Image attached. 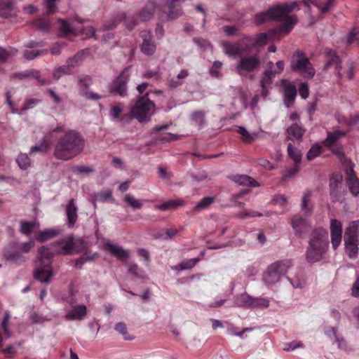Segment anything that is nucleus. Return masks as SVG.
Instances as JSON below:
<instances>
[{
	"label": "nucleus",
	"instance_id": "obj_61",
	"mask_svg": "<svg viewBox=\"0 0 359 359\" xmlns=\"http://www.w3.org/2000/svg\"><path fill=\"white\" fill-rule=\"evenodd\" d=\"M303 346V344L298 341H292L290 343L284 344L283 350L285 351H291L294 350L297 348H300Z\"/></svg>",
	"mask_w": 359,
	"mask_h": 359
},
{
	"label": "nucleus",
	"instance_id": "obj_26",
	"mask_svg": "<svg viewBox=\"0 0 359 359\" xmlns=\"http://www.w3.org/2000/svg\"><path fill=\"white\" fill-rule=\"evenodd\" d=\"M87 313V308L85 305H79L74 307V309L69 311L65 318L68 320H82Z\"/></svg>",
	"mask_w": 359,
	"mask_h": 359
},
{
	"label": "nucleus",
	"instance_id": "obj_25",
	"mask_svg": "<svg viewBox=\"0 0 359 359\" xmlns=\"http://www.w3.org/2000/svg\"><path fill=\"white\" fill-rule=\"evenodd\" d=\"M342 181V175L340 173H333L330 178V196L333 198H338L339 191V184L341 183Z\"/></svg>",
	"mask_w": 359,
	"mask_h": 359
},
{
	"label": "nucleus",
	"instance_id": "obj_56",
	"mask_svg": "<svg viewBox=\"0 0 359 359\" xmlns=\"http://www.w3.org/2000/svg\"><path fill=\"white\" fill-rule=\"evenodd\" d=\"M13 9V2L11 0H0V11L2 15H6Z\"/></svg>",
	"mask_w": 359,
	"mask_h": 359
},
{
	"label": "nucleus",
	"instance_id": "obj_60",
	"mask_svg": "<svg viewBox=\"0 0 359 359\" xmlns=\"http://www.w3.org/2000/svg\"><path fill=\"white\" fill-rule=\"evenodd\" d=\"M57 0H44L46 6V15H52L55 12Z\"/></svg>",
	"mask_w": 359,
	"mask_h": 359
},
{
	"label": "nucleus",
	"instance_id": "obj_9",
	"mask_svg": "<svg viewBox=\"0 0 359 359\" xmlns=\"http://www.w3.org/2000/svg\"><path fill=\"white\" fill-rule=\"evenodd\" d=\"M60 250L56 252L62 255L83 252L88 248V243L83 239L70 236L59 241Z\"/></svg>",
	"mask_w": 359,
	"mask_h": 359
},
{
	"label": "nucleus",
	"instance_id": "obj_48",
	"mask_svg": "<svg viewBox=\"0 0 359 359\" xmlns=\"http://www.w3.org/2000/svg\"><path fill=\"white\" fill-rule=\"evenodd\" d=\"M18 166L22 170H27L31 163V160L29 156L25 154H20L16 159Z\"/></svg>",
	"mask_w": 359,
	"mask_h": 359
},
{
	"label": "nucleus",
	"instance_id": "obj_3",
	"mask_svg": "<svg viewBox=\"0 0 359 359\" xmlns=\"http://www.w3.org/2000/svg\"><path fill=\"white\" fill-rule=\"evenodd\" d=\"M59 241L47 246H42L39 249V264L34 270V278L41 283H49L53 276L52 268V259L56 252L60 250Z\"/></svg>",
	"mask_w": 359,
	"mask_h": 359
},
{
	"label": "nucleus",
	"instance_id": "obj_4",
	"mask_svg": "<svg viewBox=\"0 0 359 359\" xmlns=\"http://www.w3.org/2000/svg\"><path fill=\"white\" fill-rule=\"evenodd\" d=\"M329 247L328 233L323 228L314 229L311 233L306 252V259L315 263L323 259Z\"/></svg>",
	"mask_w": 359,
	"mask_h": 359
},
{
	"label": "nucleus",
	"instance_id": "obj_8",
	"mask_svg": "<svg viewBox=\"0 0 359 359\" xmlns=\"http://www.w3.org/2000/svg\"><path fill=\"white\" fill-rule=\"evenodd\" d=\"M291 69L303 75L306 79L314 76L316 71L308 57L302 50H297L293 55L290 65Z\"/></svg>",
	"mask_w": 359,
	"mask_h": 359
},
{
	"label": "nucleus",
	"instance_id": "obj_12",
	"mask_svg": "<svg viewBox=\"0 0 359 359\" xmlns=\"http://www.w3.org/2000/svg\"><path fill=\"white\" fill-rule=\"evenodd\" d=\"M130 67H126L109 86V92L114 95L124 97L128 95L127 83L130 77Z\"/></svg>",
	"mask_w": 359,
	"mask_h": 359
},
{
	"label": "nucleus",
	"instance_id": "obj_41",
	"mask_svg": "<svg viewBox=\"0 0 359 359\" xmlns=\"http://www.w3.org/2000/svg\"><path fill=\"white\" fill-rule=\"evenodd\" d=\"M32 25L41 30V31H48L50 29V25L49 20L46 17H39L32 22Z\"/></svg>",
	"mask_w": 359,
	"mask_h": 359
},
{
	"label": "nucleus",
	"instance_id": "obj_6",
	"mask_svg": "<svg viewBox=\"0 0 359 359\" xmlns=\"http://www.w3.org/2000/svg\"><path fill=\"white\" fill-rule=\"evenodd\" d=\"M155 109L154 103L149 98L148 93L139 97L128 114V120L137 119L139 122L149 121Z\"/></svg>",
	"mask_w": 359,
	"mask_h": 359
},
{
	"label": "nucleus",
	"instance_id": "obj_14",
	"mask_svg": "<svg viewBox=\"0 0 359 359\" xmlns=\"http://www.w3.org/2000/svg\"><path fill=\"white\" fill-rule=\"evenodd\" d=\"M325 55L327 58L326 63L323 67V70L327 71L331 67H334L335 74L338 79L337 82L339 83L342 79L341 60L337 55V52L332 49H326Z\"/></svg>",
	"mask_w": 359,
	"mask_h": 359
},
{
	"label": "nucleus",
	"instance_id": "obj_40",
	"mask_svg": "<svg viewBox=\"0 0 359 359\" xmlns=\"http://www.w3.org/2000/svg\"><path fill=\"white\" fill-rule=\"evenodd\" d=\"M88 52V49H84L79 51L74 56L68 58L67 60V64H68L72 68L75 67L81 62L83 58L84 55L87 54Z\"/></svg>",
	"mask_w": 359,
	"mask_h": 359
},
{
	"label": "nucleus",
	"instance_id": "obj_38",
	"mask_svg": "<svg viewBox=\"0 0 359 359\" xmlns=\"http://www.w3.org/2000/svg\"><path fill=\"white\" fill-rule=\"evenodd\" d=\"M287 153L289 157L292 159L294 165H299L302 162V154L300 150L294 148L291 143L287 144Z\"/></svg>",
	"mask_w": 359,
	"mask_h": 359
},
{
	"label": "nucleus",
	"instance_id": "obj_52",
	"mask_svg": "<svg viewBox=\"0 0 359 359\" xmlns=\"http://www.w3.org/2000/svg\"><path fill=\"white\" fill-rule=\"evenodd\" d=\"M48 53L47 50H25L24 51V57L28 60H33L37 57L46 55Z\"/></svg>",
	"mask_w": 359,
	"mask_h": 359
},
{
	"label": "nucleus",
	"instance_id": "obj_51",
	"mask_svg": "<svg viewBox=\"0 0 359 359\" xmlns=\"http://www.w3.org/2000/svg\"><path fill=\"white\" fill-rule=\"evenodd\" d=\"M323 148L319 144L313 145L311 149L309 150L306 154V158L309 161H311L314 159L316 157L318 156L322 153Z\"/></svg>",
	"mask_w": 359,
	"mask_h": 359
},
{
	"label": "nucleus",
	"instance_id": "obj_47",
	"mask_svg": "<svg viewBox=\"0 0 359 359\" xmlns=\"http://www.w3.org/2000/svg\"><path fill=\"white\" fill-rule=\"evenodd\" d=\"M20 223V231L25 235H29L36 226V223L34 222H25L22 220Z\"/></svg>",
	"mask_w": 359,
	"mask_h": 359
},
{
	"label": "nucleus",
	"instance_id": "obj_10",
	"mask_svg": "<svg viewBox=\"0 0 359 359\" xmlns=\"http://www.w3.org/2000/svg\"><path fill=\"white\" fill-rule=\"evenodd\" d=\"M358 226L353 222L346 229L344 233V245L346 253L350 258L356 257L358 253Z\"/></svg>",
	"mask_w": 359,
	"mask_h": 359
},
{
	"label": "nucleus",
	"instance_id": "obj_63",
	"mask_svg": "<svg viewBox=\"0 0 359 359\" xmlns=\"http://www.w3.org/2000/svg\"><path fill=\"white\" fill-rule=\"evenodd\" d=\"M355 41H357L358 44L359 37L358 36V32L355 28L353 29L348 34L347 43L348 45L352 44Z\"/></svg>",
	"mask_w": 359,
	"mask_h": 359
},
{
	"label": "nucleus",
	"instance_id": "obj_62",
	"mask_svg": "<svg viewBox=\"0 0 359 359\" xmlns=\"http://www.w3.org/2000/svg\"><path fill=\"white\" fill-rule=\"evenodd\" d=\"M17 50L14 53L0 47V63H5L11 55L15 54Z\"/></svg>",
	"mask_w": 359,
	"mask_h": 359
},
{
	"label": "nucleus",
	"instance_id": "obj_16",
	"mask_svg": "<svg viewBox=\"0 0 359 359\" xmlns=\"http://www.w3.org/2000/svg\"><path fill=\"white\" fill-rule=\"evenodd\" d=\"M140 37L142 39L140 45L141 52L148 56L152 55L156 51V45L152 39L151 32L147 30L141 31Z\"/></svg>",
	"mask_w": 359,
	"mask_h": 359
},
{
	"label": "nucleus",
	"instance_id": "obj_53",
	"mask_svg": "<svg viewBox=\"0 0 359 359\" xmlns=\"http://www.w3.org/2000/svg\"><path fill=\"white\" fill-rule=\"evenodd\" d=\"M255 36H244L243 39L241 41L243 44H245L244 50L245 52L251 50L253 48H256L255 44Z\"/></svg>",
	"mask_w": 359,
	"mask_h": 359
},
{
	"label": "nucleus",
	"instance_id": "obj_32",
	"mask_svg": "<svg viewBox=\"0 0 359 359\" xmlns=\"http://www.w3.org/2000/svg\"><path fill=\"white\" fill-rule=\"evenodd\" d=\"M304 130L297 123L292 124L287 129V137L292 140H300L304 135Z\"/></svg>",
	"mask_w": 359,
	"mask_h": 359
},
{
	"label": "nucleus",
	"instance_id": "obj_36",
	"mask_svg": "<svg viewBox=\"0 0 359 359\" xmlns=\"http://www.w3.org/2000/svg\"><path fill=\"white\" fill-rule=\"evenodd\" d=\"M297 96V89L296 87L289 83L285 87V102L287 104V107H289L291 104H292L294 101V99Z\"/></svg>",
	"mask_w": 359,
	"mask_h": 359
},
{
	"label": "nucleus",
	"instance_id": "obj_59",
	"mask_svg": "<svg viewBox=\"0 0 359 359\" xmlns=\"http://www.w3.org/2000/svg\"><path fill=\"white\" fill-rule=\"evenodd\" d=\"M41 102L40 99L30 98L25 101L22 110L27 111L34 107V106L39 104Z\"/></svg>",
	"mask_w": 359,
	"mask_h": 359
},
{
	"label": "nucleus",
	"instance_id": "obj_23",
	"mask_svg": "<svg viewBox=\"0 0 359 359\" xmlns=\"http://www.w3.org/2000/svg\"><path fill=\"white\" fill-rule=\"evenodd\" d=\"M346 133L340 130H334L333 132H327V137L323 140V144L328 149L333 147L337 140L342 137H344Z\"/></svg>",
	"mask_w": 359,
	"mask_h": 359
},
{
	"label": "nucleus",
	"instance_id": "obj_42",
	"mask_svg": "<svg viewBox=\"0 0 359 359\" xmlns=\"http://www.w3.org/2000/svg\"><path fill=\"white\" fill-rule=\"evenodd\" d=\"M50 148V143L48 137H45L42 139L39 144L34 145L30 149V154L33 153H46Z\"/></svg>",
	"mask_w": 359,
	"mask_h": 359
},
{
	"label": "nucleus",
	"instance_id": "obj_11",
	"mask_svg": "<svg viewBox=\"0 0 359 359\" xmlns=\"http://www.w3.org/2000/svg\"><path fill=\"white\" fill-rule=\"evenodd\" d=\"M262 63L257 54L251 55H242L240 57L236 65V71L240 76H246L259 69Z\"/></svg>",
	"mask_w": 359,
	"mask_h": 359
},
{
	"label": "nucleus",
	"instance_id": "obj_34",
	"mask_svg": "<svg viewBox=\"0 0 359 359\" xmlns=\"http://www.w3.org/2000/svg\"><path fill=\"white\" fill-rule=\"evenodd\" d=\"M215 196L203 197L193 208L195 212H199L207 210L215 201Z\"/></svg>",
	"mask_w": 359,
	"mask_h": 359
},
{
	"label": "nucleus",
	"instance_id": "obj_15",
	"mask_svg": "<svg viewBox=\"0 0 359 359\" xmlns=\"http://www.w3.org/2000/svg\"><path fill=\"white\" fill-rule=\"evenodd\" d=\"M308 217L304 215H295L291 219V225L297 236L302 237L308 232L310 229V224L307 219Z\"/></svg>",
	"mask_w": 359,
	"mask_h": 359
},
{
	"label": "nucleus",
	"instance_id": "obj_33",
	"mask_svg": "<svg viewBox=\"0 0 359 359\" xmlns=\"http://www.w3.org/2000/svg\"><path fill=\"white\" fill-rule=\"evenodd\" d=\"M311 195V191L306 189L302 196L301 208L306 217H309L312 214V208L309 206Z\"/></svg>",
	"mask_w": 359,
	"mask_h": 359
},
{
	"label": "nucleus",
	"instance_id": "obj_19",
	"mask_svg": "<svg viewBox=\"0 0 359 359\" xmlns=\"http://www.w3.org/2000/svg\"><path fill=\"white\" fill-rule=\"evenodd\" d=\"M346 183L350 192L353 196L359 194V180L352 168L346 170Z\"/></svg>",
	"mask_w": 359,
	"mask_h": 359
},
{
	"label": "nucleus",
	"instance_id": "obj_31",
	"mask_svg": "<svg viewBox=\"0 0 359 359\" xmlns=\"http://www.w3.org/2000/svg\"><path fill=\"white\" fill-rule=\"evenodd\" d=\"M155 8V2L153 1H149L139 13V18L140 20L144 22L149 20L153 16Z\"/></svg>",
	"mask_w": 359,
	"mask_h": 359
},
{
	"label": "nucleus",
	"instance_id": "obj_49",
	"mask_svg": "<svg viewBox=\"0 0 359 359\" xmlns=\"http://www.w3.org/2000/svg\"><path fill=\"white\" fill-rule=\"evenodd\" d=\"M59 21L61 22L59 28V32L61 36L74 34V30L65 20L60 19Z\"/></svg>",
	"mask_w": 359,
	"mask_h": 359
},
{
	"label": "nucleus",
	"instance_id": "obj_20",
	"mask_svg": "<svg viewBox=\"0 0 359 359\" xmlns=\"http://www.w3.org/2000/svg\"><path fill=\"white\" fill-rule=\"evenodd\" d=\"M222 46L224 53L229 56L241 57L245 53L244 48L241 46L240 43H232L228 41H223Z\"/></svg>",
	"mask_w": 359,
	"mask_h": 359
},
{
	"label": "nucleus",
	"instance_id": "obj_18",
	"mask_svg": "<svg viewBox=\"0 0 359 359\" xmlns=\"http://www.w3.org/2000/svg\"><path fill=\"white\" fill-rule=\"evenodd\" d=\"M269 69L265 71L264 74L261 79V87H262V94L263 97H266L269 95V88L273 83V78L276 74V71H273L271 69V65H273L272 62H269Z\"/></svg>",
	"mask_w": 359,
	"mask_h": 359
},
{
	"label": "nucleus",
	"instance_id": "obj_22",
	"mask_svg": "<svg viewBox=\"0 0 359 359\" xmlns=\"http://www.w3.org/2000/svg\"><path fill=\"white\" fill-rule=\"evenodd\" d=\"M104 247L106 250L109 251L114 257L120 260L127 259L129 257L128 250L109 241L106 242Z\"/></svg>",
	"mask_w": 359,
	"mask_h": 359
},
{
	"label": "nucleus",
	"instance_id": "obj_46",
	"mask_svg": "<svg viewBox=\"0 0 359 359\" xmlns=\"http://www.w3.org/2000/svg\"><path fill=\"white\" fill-rule=\"evenodd\" d=\"M11 318V313L9 311H6L4 313V317L1 324V327L4 332V334L6 337L8 338L11 336V332L8 329L9 320Z\"/></svg>",
	"mask_w": 359,
	"mask_h": 359
},
{
	"label": "nucleus",
	"instance_id": "obj_2",
	"mask_svg": "<svg viewBox=\"0 0 359 359\" xmlns=\"http://www.w3.org/2000/svg\"><path fill=\"white\" fill-rule=\"evenodd\" d=\"M85 140L74 130H70L60 136L55 145L53 155L61 161H69L78 156L83 149Z\"/></svg>",
	"mask_w": 359,
	"mask_h": 359
},
{
	"label": "nucleus",
	"instance_id": "obj_55",
	"mask_svg": "<svg viewBox=\"0 0 359 359\" xmlns=\"http://www.w3.org/2000/svg\"><path fill=\"white\" fill-rule=\"evenodd\" d=\"M199 258L184 260L179 264V267L180 270L191 269L199 262Z\"/></svg>",
	"mask_w": 359,
	"mask_h": 359
},
{
	"label": "nucleus",
	"instance_id": "obj_64",
	"mask_svg": "<svg viewBox=\"0 0 359 359\" xmlns=\"http://www.w3.org/2000/svg\"><path fill=\"white\" fill-rule=\"evenodd\" d=\"M359 123V114L351 115L348 118H346L345 124L348 126H353Z\"/></svg>",
	"mask_w": 359,
	"mask_h": 359
},
{
	"label": "nucleus",
	"instance_id": "obj_24",
	"mask_svg": "<svg viewBox=\"0 0 359 359\" xmlns=\"http://www.w3.org/2000/svg\"><path fill=\"white\" fill-rule=\"evenodd\" d=\"M184 0H167L168 18L176 19L182 15L181 4Z\"/></svg>",
	"mask_w": 359,
	"mask_h": 359
},
{
	"label": "nucleus",
	"instance_id": "obj_50",
	"mask_svg": "<svg viewBox=\"0 0 359 359\" xmlns=\"http://www.w3.org/2000/svg\"><path fill=\"white\" fill-rule=\"evenodd\" d=\"M124 201L128 205L133 208L134 210H139L142 208V201L135 199L130 194H126L124 197Z\"/></svg>",
	"mask_w": 359,
	"mask_h": 359
},
{
	"label": "nucleus",
	"instance_id": "obj_13",
	"mask_svg": "<svg viewBox=\"0 0 359 359\" xmlns=\"http://www.w3.org/2000/svg\"><path fill=\"white\" fill-rule=\"evenodd\" d=\"M236 304L245 308H263L269 306V300L265 297H253L245 292L236 299Z\"/></svg>",
	"mask_w": 359,
	"mask_h": 359
},
{
	"label": "nucleus",
	"instance_id": "obj_27",
	"mask_svg": "<svg viewBox=\"0 0 359 359\" xmlns=\"http://www.w3.org/2000/svg\"><path fill=\"white\" fill-rule=\"evenodd\" d=\"M66 215L68 219V224L74 226L77 220V208L75 204V200L71 198L66 206Z\"/></svg>",
	"mask_w": 359,
	"mask_h": 359
},
{
	"label": "nucleus",
	"instance_id": "obj_29",
	"mask_svg": "<svg viewBox=\"0 0 359 359\" xmlns=\"http://www.w3.org/2000/svg\"><path fill=\"white\" fill-rule=\"evenodd\" d=\"M15 76H18L20 79H22L25 78H34L38 80L41 86L48 85L50 84V81H48L45 79H42L40 78L39 71L36 69H29L26 70L23 72H20L16 74Z\"/></svg>",
	"mask_w": 359,
	"mask_h": 359
},
{
	"label": "nucleus",
	"instance_id": "obj_1",
	"mask_svg": "<svg viewBox=\"0 0 359 359\" xmlns=\"http://www.w3.org/2000/svg\"><path fill=\"white\" fill-rule=\"evenodd\" d=\"M297 7V2L271 7L266 11L256 14L254 22L256 25H260L271 20H279L281 21V24L269 30V34L278 37L287 35L297 23L296 18L288 14Z\"/></svg>",
	"mask_w": 359,
	"mask_h": 359
},
{
	"label": "nucleus",
	"instance_id": "obj_7",
	"mask_svg": "<svg viewBox=\"0 0 359 359\" xmlns=\"http://www.w3.org/2000/svg\"><path fill=\"white\" fill-rule=\"evenodd\" d=\"M291 260L277 261L270 264L263 273L262 280L267 285H272L279 282L291 266Z\"/></svg>",
	"mask_w": 359,
	"mask_h": 359
},
{
	"label": "nucleus",
	"instance_id": "obj_5",
	"mask_svg": "<svg viewBox=\"0 0 359 359\" xmlns=\"http://www.w3.org/2000/svg\"><path fill=\"white\" fill-rule=\"evenodd\" d=\"M34 247V240L22 243L12 241L4 248L3 256L6 261L19 265L28 259L27 254Z\"/></svg>",
	"mask_w": 359,
	"mask_h": 359
},
{
	"label": "nucleus",
	"instance_id": "obj_37",
	"mask_svg": "<svg viewBox=\"0 0 359 359\" xmlns=\"http://www.w3.org/2000/svg\"><path fill=\"white\" fill-rule=\"evenodd\" d=\"M183 202L180 200H169L160 205H156L154 208L161 211H166L169 210H175L179 206L183 205Z\"/></svg>",
	"mask_w": 359,
	"mask_h": 359
},
{
	"label": "nucleus",
	"instance_id": "obj_17",
	"mask_svg": "<svg viewBox=\"0 0 359 359\" xmlns=\"http://www.w3.org/2000/svg\"><path fill=\"white\" fill-rule=\"evenodd\" d=\"M330 229L332 245L333 249L336 250L340 245L342 239L341 222L338 219H332Z\"/></svg>",
	"mask_w": 359,
	"mask_h": 359
},
{
	"label": "nucleus",
	"instance_id": "obj_57",
	"mask_svg": "<svg viewBox=\"0 0 359 359\" xmlns=\"http://www.w3.org/2000/svg\"><path fill=\"white\" fill-rule=\"evenodd\" d=\"M299 170V165H294V166L293 168H290L283 172L282 180L283 181H286V180L292 178V177H294V175H296L297 174Z\"/></svg>",
	"mask_w": 359,
	"mask_h": 359
},
{
	"label": "nucleus",
	"instance_id": "obj_44",
	"mask_svg": "<svg viewBox=\"0 0 359 359\" xmlns=\"http://www.w3.org/2000/svg\"><path fill=\"white\" fill-rule=\"evenodd\" d=\"M205 112L203 110H197L191 114V120L200 127L205 123Z\"/></svg>",
	"mask_w": 359,
	"mask_h": 359
},
{
	"label": "nucleus",
	"instance_id": "obj_35",
	"mask_svg": "<svg viewBox=\"0 0 359 359\" xmlns=\"http://www.w3.org/2000/svg\"><path fill=\"white\" fill-rule=\"evenodd\" d=\"M237 132L241 135V140L245 144H250L254 142L259 135L258 132L250 133L243 126H239L238 128L237 129Z\"/></svg>",
	"mask_w": 359,
	"mask_h": 359
},
{
	"label": "nucleus",
	"instance_id": "obj_45",
	"mask_svg": "<svg viewBox=\"0 0 359 359\" xmlns=\"http://www.w3.org/2000/svg\"><path fill=\"white\" fill-rule=\"evenodd\" d=\"M72 68L67 64L55 69L53 73V79L58 80L62 75H70L73 73Z\"/></svg>",
	"mask_w": 359,
	"mask_h": 359
},
{
	"label": "nucleus",
	"instance_id": "obj_28",
	"mask_svg": "<svg viewBox=\"0 0 359 359\" xmlns=\"http://www.w3.org/2000/svg\"><path fill=\"white\" fill-rule=\"evenodd\" d=\"M233 181L241 185L251 187H259V184L252 177L245 175H238L233 177Z\"/></svg>",
	"mask_w": 359,
	"mask_h": 359
},
{
	"label": "nucleus",
	"instance_id": "obj_39",
	"mask_svg": "<svg viewBox=\"0 0 359 359\" xmlns=\"http://www.w3.org/2000/svg\"><path fill=\"white\" fill-rule=\"evenodd\" d=\"M57 234H58V231L55 229H46L45 231H39L36 235V240L38 241H40V242H45L48 240H50V239L54 238Z\"/></svg>",
	"mask_w": 359,
	"mask_h": 359
},
{
	"label": "nucleus",
	"instance_id": "obj_30",
	"mask_svg": "<svg viewBox=\"0 0 359 359\" xmlns=\"http://www.w3.org/2000/svg\"><path fill=\"white\" fill-rule=\"evenodd\" d=\"M122 112L123 108L121 107L120 104L112 106L109 111V115L111 118V120L113 121H119L128 123L130 121L128 120V114H125L121 117V114Z\"/></svg>",
	"mask_w": 359,
	"mask_h": 359
},
{
	"label": "nucleus",
	"instance_id": "obj_58",
	"mask_svg": "<svg viewBox=\"0 0 359 359\" xmlns=\"http://www.w3.org/2000/svg\"><path fill=\"white\" fill-rule=\"evenodd\" d=\"M238 215L240 218L245 219L248 217H262V214L257 211L245 210L241 212L240 213H238Z\"/></svg>",
	"mask_w": 359,
	"mask_h": 359
},
{
	"label": "nucleus",
	"instance_id": "obj_21",
	"mask_svg": "<svg viewBox=\"0 0 359 359\" xmlns=\"http://www.w3.org/2000/svg\"><path fill=\"white\" fill-rule=\"evenodd\" d=\"M304 4L306 7L313 5L319 9L320 15L325 14L329 12L333 6L334 0H327L325 3L321 0H304Z\"/></svg>",
	"mask_w": 359,
	"mask_h": 359
},
{
	"label": "nucleus",
	"instance_id": "obj_54",
	"mask_svg": "<svg viewBox=\"0 0 359 359\" xmlns=\"http://www.w3.org/2000/svg\"><path fill=\"white\" fill-rule=\"evenodd\" d=\"M255 44L257 47H262L265 46L269 41V35L266 33H259L255 36Z\"/></svg>",
	"mask_w": 359,
	"mask_h": 359
},
{
	"label": "nucleus",
	"instance_id": "obj_43",
	"mask_svg": "<svg viewBox=\"0 0 359 359\" xmlns=\"http://www.w3.org/2000/svg\"><path fill=\"white\" fill-rule=\"evenodd\" d=\"M326 334L331 339H334V341L337 343L338 347L340 349L346 350V344L343 338H339L337 335V331L334 327H332L330 330L326 331Z\"/></svg>",
	"mask_w": 359,
	"mask_h": 359
}]
</instances>
